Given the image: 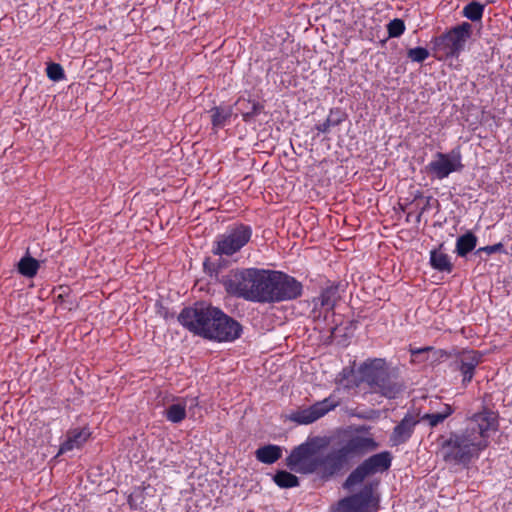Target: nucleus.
Instances as JSON below:
<instances>
[{
    "instance_id": "obj_34",
    "label": "nucleus",
    "mask_w": 512,
    "mask_h": 512,
    "mask_svg": "<svg viewBox=\"0 0 512 512\" xmlns=\"http://www.w3.org/2000/svg\"><path fill=\"white\" fill-rule=\"evenodd\" d=\"M389 37L396 38L401 36L405 31V24L402 19L395 18L387 25Z\"/></svg>"
},
{
    "instance_id": "obj_18",
    "label": "nucleus",
    "mask_w": 512,
    "mask_h": 512,
    "mask_svg": "<svg viewBox=\"0 0 512 512\" xmlns=\"http://www.w3.org/2000/svg\"><path fill=\"white\" fill-rule=\"evenodd\" d=\"M419 423V420L411 414L405 415V417L396 425L390 436V441L393 445H401L407 442L414 432L415 426Z\"/></svg>"
},
{
    "instance_id": "obj_13",
    "label": "nucleus",
    "mask_w": 512,
    "mask_h": 512,
    "mask_svg": "<svg viewBox=\"0 0 512 512\" xmlns=\"http://www.w3.org/2000/svg\"><path fill=\"white\" fill-rule=\"evenodd\" d=\"M483 355L475 350H463L459 352L450 367L453 371H459L462 375V384L468 385L475 374L476 367L482 362Z\"/></svg>"
},
{
    "instance_id": "obj_39",
    "label": "nucleus",
    "mask_w": 512,
    "mask_h": 512,
    "mask_svg": "<svg viewBox=\"0 0 512 512\" xmlns=\"http://www.w3.org/2000/svg\"><path fill=\"white\" fill-rule=\"evenodd\" d=\"M423 213H424V212H422V211L420 210V212L417 214V216H416V221H417V222H420V220H421V216H422V214H423Z\"/></svg>"
},
{
    "instance_id": "obj_3",
    "label": "nucleus",
    "mask_w": 512,
    "mask_h": 512,
    "mask_svg": "<svg viewBox=\"0 0 512 512\" xmlns=\"http://www.w3.org/2000/svg\"><path fill=\"white\" fill-rule=\"evenodd\" d=\"M484 449L475 437H471L463 430L450 433L448 438L442 441L440 453L446 463L467 467Z\"/></svg>"
},
{
    "instance_id": "obj_36",
    "label": "nucleus",
    "mask_w": 512,
    "mask_h": 512,
    "mask_svg": "<svg viewBox=\"0 0 512 512\" xmlns=\"http://www.w3.org/2000/svg\"><path fill=\"white\" fill-rule=\"evenodd\" d=\"M434 348L431 346L422 348H410L411 363H421L427 360L426 354L432 351Z\"/></svg>"
},
{
    "instance_id": "obj_35",
    "label": "nucleus",
    "mask_w": 512,
    "mask_h": 512,
    "mask_svg": "<svg viewBox=\"0 0 512 512\" xmlns=\"http://www.w3.org/2000/svg\"><path fill=\"white\" fill-rule=\"evenodd\" d=\"M46 73L49 79L52 81H60L65 77L63 67L60 64L54 62H51L47 65Z\"/></svg>"
},
{
    "instance_id": "obj_7",
    "label": "nucleus",
    "mask_w": 512,
    "mask_h": 512,
    "mask_svg": "<svg viewBox=\"0 0 512 512\" xmlns=\"http://www.w3.org/2000/svg\"><path fill=\"white\" fill-rule=\"evenodd\" d=\"M392 463V454L383 451L370 456L358 465L347 477L345 488H352L361 484L368 476L387 471Z\"/></svg>"
},
{
    "instance_id": "obj_10",
    "label": "nucleus",
    "mask_w": 512,
    "mask_h": 512,
    "mask_svg": "<svg viewBox=\"0 0 512 512\" xmlns=\"http://www.w3.org/2000/svg\"><path fill=\"white\" fill-rule=\"evenodd\" d=\"M463 168L459 149H453L449 153L437 152L433 160L425 166L426 172L438 180L447 178L453 172H460Z\"/></svg>"
},
{
    "instance_id": "obj_4",
    "label": "nucleus",
    "mask_w": 512,
    "mask_h": 512,
    "mask_svg": "<svg viewBox=\"0 0 512 512\" xmlns=\"http://www.w3.org/2000/svg\"><path fill=\"white\" fill-rule=\"evenodd\" d=\"M472 35V25L462 22L431 40L435 58H458L464 51L467 41Z\"/></svg>"
},
{
    "instance_id": "obj_30",
    "label": "nucleus",
    "mask_w": 512,
    "mask_h": 512,
    "mask_svg": "<svg viewBox=\"0 0 512 512\" xmlns=\"http://www.w3.org/2000/svg\"><path fill=\"white\" fill-rule=\"evenodd\" d=\"M274 482L281 488H291L296 487L299 484L298 478L287 471H278L274 475Z\"/></svg>"
},
{
    "instance_id": "obj_1",
    "label": "nucleus",
    "mask_w": 512,
    "mask_h": 512,
    "mask_svg": "<svg viewBox=\"0 0 512 512\" xmlns=\"http://www.w3.org/2000/svg\"><path fill=\"white\" fill-rule=\"evenodd\" d=\"M378 443L371 437L355 435L342 445L325 455H316L313 467L309 470L323 479H329L338 474L350 459L377 449Z\"/></svg>"
},
{
    "instance_id": "obj_16",
    "label": "nucleus",
    "mask_w": 512,
    "mask_h": 512,
    "mask_svg": "<svg viewBox=\"0 0 512 512\" xmlns=\"http://www.w3.org/2000/svg\"><path fill=\"white\" fill-rule=\"evenodd\" d=\"M220 315L219 321L216 327H214V330H212L213 332L209 340L217 342H233L240 338L243 332L242 325L222 310Z\"/></svg>"
},
{
    "instance_id": "obj_23",
    "label": "nucleus",
    "mask_w": 512,
    "mask_h": 512,
    "mask_svg": "<svg viewBox=\"0 0 512 512\" xmlns=\"http://www.w3.org/2000/svg\"><path fill=\"white\" fill-rule=\"evenodd\" d=\"M430 264L435 270L440 272L451 273L453 270V264L450 261V257L438 250H432L430 252Z\"/></svg>"
},
{
    "instance_id": "obj_31",
    "label": "nucleus",
    "mask_w": 512,
    "mask_h": 512,
    "mask_svg": "<svg viewBox=\"0 0 512 512\" xmlns=\"http://www.w3.org/2000/svg\"><path fill=\"white\" fill-rule=\"evenodd\" d=\"M212 112V124L214 127H223L232 115L231 108L214 107Z\"/></svg>"
},
{
    "instance_id": "obj_22",
    "label": "nucleus",
    "mask_w": 512,
    "mask_h": 512,
    "mask_svg": "<svg viewBox=\"0 0 512 512\" xmlns=\"http://www.w3.org/2000/svg\"><path fill=\"white\" fill-rule=\"evenodd\" d=\"M255 456L261 463L273 464L281 458L282 449L277 445H265L255 451Z\"/></svg>"
},
{
    "instance_id": "obj_33",
    "label": "nucleus",
    "mask_w": 512,
    "mask_h": 512,
    "mask_svg": "<svg viewBox=\"0 0 512 512\" xmlns=\"http://www.w3.org/2000/svg\"><path fill=\"white\" fill-rule=\"evenodd\" d=\"M430 53L428 51V49L424 48V47H415V48H411L407 51V57L413 61V62H416V63H422L424 62L428 57H429Z\"/></svg>"
},
{
    "instance_id": "obj_8",
    "label": "nucleus",
    "mask_w": 512,
    "mask_h": 512,
    "mask_svg": "<svg viewBox=\"0 0 512 512\" xmlns=\"http://www.w3.org/2000/svg\"><path fill=\"white\" fill-rule=\"evenodd\" d=\"M268 303L294 300L302 295L303 286L294 277L272 271Z\"/></svg>"
},
{
    "instance_id": "obj_20",
    "label": "nucleus",
    "mask_w": 512,
    "mask_h": 512,
    "mask_svg": "<svg viewBox=\"0 0 512 512\" xmlns=\"http://www.w3.org/2000/svg\"><path fill=\"white\" fill-rule=\"evenodd\" d=\"M235 105L245 121L250 120L263 110V105L255 98H238Z\"/></svg>"
},
{
    "instance_id": "obj_17",
    "label": "nucleus",
    "mask_w": 512,
    "mask_h": 512,
    "mask_svg": "<svg viewBox=\"0 0 512 512\" xmlns=\"http://www.w3.org/2000/svg\"><path fill=\"white\" fill-rule=\"evenodd\" d=\"M272 270L254 268L247 301L268 303Z\"/></svg>"
},
{
    "instance_id": "obj_26",
    "label": "nucleus",
    "mask_w": 512,
    "mask_h": 512,
    "mask_svg": "<svg viewBox=\"0 0 512 512\" xmlns=\"http://www.w3.org/2000/svg\"><path fill=\"white\" fill-rule=\"evenodd\" d=\"M18 272L27 277L32 278L34 277L40 267V263L35 258L31 257L29 254H26L24 257L20 259L18 262Z\"/></svg>"
},
{
    "instance_id": "obj_14",
    "label": "nucleus",
    "mask_w": 512,
    "mask_h": 512,
    "mask_svg": "<svg viewBox=\"0 0 512 512\" xmlns=\"http://www.w3.org/2000/svg\"><path fill=\"white\" fill-rule=\"evenodd\" d=\"M338 406V402L332 397H327L315 404L299 409L291 414V420L298 424H310L326 415Z\"/></svg>"
},
{
    "instance_id": "obj_27",
    "label": "nucleus",
    "mask_w": 512,
    "mask_h": 512,
    "mask_svg": "<svg viewBox=\"0 0 512 512\" xmlns=\"http://www.w3.org/2000/svg\"><path fill=\"white\" fill-rule=\"evenodd\" d=\"M187 401H179L167 407L164 411L166 419L172 423H180L186 418Z\"/></svg>"
},
{
    "instance_id": "obj_38",
    "label": "nucleus",
    "mask_w": 512,
    "mask_h": 512,
    "mask_svg": "<svg viewBox=\"0 0 512 512\" xmlns=\"http://www.w3.org/2000/svg\"><path fill=\"white\" fill-rule=\"evenodd\" d=\"M430 200H431V197H428L427 200H426V204L421 209L422 212H425V211H427L429 209V207H430Z\"/></svg>"
},
{
    "instance_id": "obj_32",
    "label": "nucleus",
    "mask_w": 512,
    "mask_h": 512,
    "mask_svg": "<svg viewBox=\"0 0 512 512\" xmlns=\"http://www.w3.org/2000/svg\"><path fill=\"white\" fill-rule=\"evenodd\" d=\"M210 312H211V316H209V319L207 320V325H206L207 332L204 334V339H208V340L211 337V334L213 332L212 330H214V327H216V325L219 321V318L221 316L220 315L221 309L211 305Z\"/></svg>"
},
{
    "instance_id": "obj_12",
    "label": "nucleus",
    "mask_w": 512,
    "mask_h": 512,
    "mask_svg": "<svg viewBox=\"0 0 512 512\" xmlns=\"http://www.w3.org/2000/svg\"><path fill=\"white\" fill-rule=\"evenodd\" d=\"M316 451L315 440L307 441L295 447L286 459L287 466L297 473L311 474V471L308 470L313 467Z\"/></svg>"
},
{
    "instance_id": "obj_21",
    "label": "nucleus",
    "mask_w": 512,
    "mask_h": 512,
    "mask_svg": "<svg viewBox=\"0 0 512 512\" xmlns=\"http://www.w3.org/2000/svg\"><path fill=\"white\" fill-rule=\"evenodd\" d=\"M477 241V236L471 231H467L457 238L455 253L459 257H466L471 251L475 249Z\"/></svg>"
},
{
    "instance_id": "obj_5",
    "label": "nucleus",
    "mask_w": 512,
    "mask_h": 512,
    "mask_svg": "<svg viewBox=\"0 0 512 512\" xmlns=\"http://www.w3.org/2000/svg\"><path fill=\"white\" fill-rule=\"evenodd\" d=\"M498 428V412L483 405L481 410L467 418V425L464 431L471 437H475V440L486 449L489 445L490 434L496 432Z\"/></svg>"
},
{
    "instance_id": "obj_25",
    "label": "nucleus",
    "mask_w": 512,
    "mask_h": 512,
    "mask_svg": "<svg viewBox=\"0 0 512 512\" xmlns=\"http://www.w3.org/2000/svg\"><path fill=\"white\" fill-rule=\"evenodd\" d=\"M346 114L339 110H331L327 119L316 125V129L321 133H329L332 127H336L345 120Z\"/></svg>"
},
{
    "instance_id": "obj_2",
    "label": "nucleus",
    "mask_w": 512,
    "mask_h": 512,
    "mask_svg": "<svg viewBox=\"0 0 512 512\" xmlns=\"http://www.w3.org/2000/svg\"><path fill=\"white\" fill-rule=\"evenodd\" d=\"M360 380L372 392L387 399H395L405 389L398 366H392L384 358L366 359L358 367Z\"/></svg>"
},
{
    "instance_id": "obj_24",
    "label": "nucleus",
    "mask_w": 512,
    "mask_h": 512,
    "mask_svg": "<svg viewBox=\"0 0 512 512\" xmlns=\"http://www.w3.org/2000/svg\"><path fill=\"white\" fill-rule=\"evenodd\" d=\"M454 409L449 404H444L441 411L434 413L424 414L419 421H426L430 427H436L444 422L452 413Z\"/></svg>"
},
{
    "instance_id": "obj_6",
    "label": "nucleus",
    "mask_w": 512,
    "mask_h": 512,
    "mask_svg": "<svg viewBox=\"0 0 512 512\" xmlns=\"http://www.w3.org/2000/svg\"><path fill=\"white\" fill-rule=\"evenodd\" d=\"M252 228L245 224L229 226L226 231L216 236L212 253L218 256H232L239 252L251 239Z\"/></svg>"
},
{
    "instance_id": "obj_11",
    "label": "nucleus",
    "mask_w": 512,
    "mask_h": 512,
    "mask_svg": "<svg viewBox=\"0 0 512 512\" xmlns=\"http://www.w3.org/2000/svg\"><path fill=\"white\" fill-rule=\"evenodd\" d=\"M253 269L254 268H242L230 270L221 280L225 291L229 295L247 300Z\"/></svg>"
},
{
    "instance_id": "obj_29",
    "label": "nucleus",
    "mask_w": 512,
    "mask_h": 512,
    "mask_svg": "<svg viewBox=\"0 0 512 512\" xmlns=\"http://www.w3.org/2000/svg\"><path fill=\"white\" fill-rule=\"evenodd\" d=\"M485 5L477 1H471L464 6L462 15L467 19L476 22L480 21L483 16Z\"/></svg>"
},
{
    "instance_id": "obj_28",
    "label": "nucleus",
    "mask_w": 512,
    "mask_h": 512,
    "mask_svg": "<svg viewBox=\"0 0 512 512\" xmlns=\"http://www.w3.org/2000/svg\"><path fill=\"white\" fill-rule=\"evenodd\" d=\"M338 299V287L329 286L321 292L318 301L320 302L321 307H323L326 311H331L335 307Z\"/></svg>"
},
{
    "instance_id": "obj_19",
    "label": "nucleus",
    "mask_w": 512,
    "mask_h": 512,
    "mask_svg": "<svg viewBox=\"0 0 512 512\" xmlns=\"http://www.w3.org/2000/svg\"><path fill=\"white\" fill-rule=\"evenodd\" d=\"M90 435L91 433L86 427L69 429L65 441L60 445L59 453L63 454L81 448Z\"/></svg>"
},
{
    "instance_id": "obj_37",
    "label": "nucleus",
    "mask_w": 512,
    "mask_h": 512,
    "mask_svg": "<svg viewBox=\"0 0 512 512\" xmlns=\"http://www.w3.org/2000/svg\"><path fill=\"white\" fill-rule=\"evenodd\" d=\"M481 253H486L487 255H491L494 253H506V250H505L504 245L501 242H499L494 245L480 247L475 252L476 255H480Z\"/></svg>"
},
{
    "instance_id": "obj_15",
    "label": "nucleus",
    "mask_w": 512,
    "mask_h": 512,
    "mask_svg": "<svg viewBox=\"0 0 512 512\" xmlns=\"http://www.w3.org/2000/svg\"><path fill=\"white\" fill-rule=\"evenodd\" d=\"M339 506L344 512H374L377 503L372 487L365 485L360 492L340 500Z\"/></svg>"
},
{
    "instance_id": "obj_9",
    "label": "nucleus",
    "mask_w": 512,
    "mask_h": 512,
    "mask_svg": "<svg viewBox=\"0 0 512 512\" xmlns=\"http://www.w3.org/2000/svg\"><path fill=\"white\" fill-rule=\"evenodd\" d=\"M210 308L211 304L209 303L196 302L180 312L178 321L192 334L204 338V334L207 332V320L211 316Z\"/></svg>"
}]
</instances>
